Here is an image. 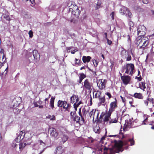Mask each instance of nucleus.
Returning <instances> with one entry per match:
<instances>
[{"mask_svg":"<svg viewBox=\"0 0 154 154\" xmlns=\"http://www.w3.org/2000/svg\"><path fill=\"white\" fill-rule=\"evenodd\" d=\"M33 55L36 62L38 61L40 59V54L37 51L34 50L33 51Z\"/></svg>","mask_w":154,"mask_h":154,"instance_id":"obj_16","label":"nucleus"},{"mask_svg":"<svg viewBox=\"0 0 154 154\" xmlns=\"http://www.w3.org/2000/svg\"><path fill=\"white\" fill-rule=\"evenodd\" d=\"M58 135L57 131L55 128H52L50 132L51 136L54 138H56L57 137Z\"/></svg>","mask_w":154,"mask_h":154,"instance_id":"obj_15","label":"nucleus"},{"mask_svg":"<svg viewBox=\"0 0 154 154\" xmlns=\"http://www.w3.org/2000/svg\"><path fill=\"white\" fill-rule=\"evenodd\" d=\"M16 146L17 144L13 142L12 144V146L14 148L16 147Z\"/></svg>","mask_w":154,"mask_h":154,"instance_id":"obj_58","label":"nucleus"},{"mask_svg":"<svg viewBox=\"0 0 154 154\" xmlns=\"http://www.w3.org/2000/svg\"><path fill=\"white\" fill-rule=\"evenodd\" d=\"M72 47H67L66 48V50L67 51V52L68 53H69L70 52V50L71 49H72Z\"/></svg>","mask_w":154,"mask_h":154,"instance_id":"obj_48","label":"nucleus"},{"mask_svg":"<svg viewBox=\"0 0 154 154\" xmlns=\"http://www.w3.org/2000/svg\"><path fill=\"white\" fill-rule=\"evenodd\" d=\"M118 118L117 116H116V117L112 119L110 118V119L109 120V124H110L113 123H116L118 122Z\"/></svg>","mask_w":154,"mask_h":154,"instance_id":"obj_23","label":"nucleus"},{"mask_svg":"<svg viewBox=\"0 0 154 154\" xmlns=\"http://www.w3.org/2000/svg\"><path fill=\"white\" fill-rule=\"evenodd\" d=\"M91 59V57L90 56H83L82 58V60L83 62L85 63L86 62H89Z\"/></svg>","mask_w":154,"mask_h":154,"instance_id":"obj_20","label":"nucleus"},{"mask_svg":"<svg viewBox=\"0 0 154 154\" xmlns=\"http://www.w3.org/2000/svg\"><path fill=\"white\" fill-rule=\"evenodd\" d=\"M105 114V113H103V112L101 113V115H100V119L102 118L103 117L104 115Z\"/></svg>","mask_w":154,"mask_h":154,"instance_id":"obj_60","label":"nucleus"},{"mask_svg":"<svg viewBox=\"0 0 154 154\" xmlns=\"http://www.w3.org/2000/svg\"><path fill=\"white\" fill-rule=\"evenodd\" d=\"M90 106H91L92 104V98L90 96Z\"/></svg>","mask_w":154,"mask_h":154,"instance_id":"obj_61","label":"nucleus"},{"mask_svg":"<svg viewBox=\"0 0 154 154\" xmlns=\"http://www.w3.org/2000/svg\"><path fill=\"white\" fill-rule=\"evenodd\" d=\"M139 88L143 91H144V89L146 88L145 85V82H142L141 84H139Z\"/></svg>","mask_w":154,"mask_h":154,"instance_id":"obj_32","label":"nucleus"},{"mask_svg":"<svg viewBox=\"0 0 154 154\" xmlns=\"http://www.w3.org/2000/svg\"><path fill=\"white\" fill-rule=\"evenodd\" d=\"M83 85L85 88L89 91L91 90V88L93 87V84L88 79H86L84 80Z\"/></svg>","mask_w":154,"mask_h":154,"instance_id":"obj_11","label":"nucleus"},{"mask_svg":"<svg viewBox=\"0 0 154 154\" xmlns=\"http://www.w3.org/2000/svg\"><path fill=\"white\" fill-rule=\"evenodd\" d=\"M119 74L123 84L125 85H127L130 83V82L131 80V77L130 76L128 75L122 76V74L120 72L119 73Z\"/></svg>","mask_w":154,"mask_h":154,"instance_id":"obj_10","label":"nucleus"},{"mask_svg":"<svg viewBox=\"0 0 154 154\" xmlns=\"http://www.w3.org/2000/svg\"><path fill=\"white\" fill-rule=\"evenodd\" d=\"M120 97L122 99V102L124 103H125L126 101L125 99L122 96H120Z\"/></svg>","mask_w":154,"mask_h":154,"instance_id":"obj_54","label":"nucleus"},{"mask_svg":"<svg viewBox=\"0 0 154 154\" xmlns=\"http://www.w3.org/2000/svg\"><path fill=\"white\" fill-rule=\"evenodd\" d=\"M33 5L34 6L36 3H37L35 0H29Z\"/></svg>","mask_w":154,"mask_h":154,"instance_id":"obj_44","label":"nucleus"},{"mask_svg":"<svg viewBox=\"0 0 154 154\" xmlns=\"http://www.w3.org/2000/svg\"><path fill=\"white\" fill-rule=\"evenodd\" d=\"M101 92L99 90H97V91H95L93 92V94H94V98H98L99 97H100L101 96Z\"/></svg>","mask_w":154,"mask_h":154,"instance_id":"obj_24","label":"nucleus"},{"mask_svg":"<svg viewBox=\"0 0 154 154\" xmlns=\"http://www.w3.org/2000/svg\"><path fill=\"white\" fill-rule=\"evenodd\" d=\"M45 107L47 108V106L48 105V98H46L45 100Z\"/></svg>","mask_w":154,"mask_h":154,"instance_id":"obj_42","label":"nucleus"},{"mask_svg":"<svg viewBox=\"0 0 154 154\" xmlns=\"http://www.w3.org/2000/svg\"><path fill=\"white\" fill-rule=\"evenodd\" d=\"M25 133V131L23 132V131H21L19 135V136L17 137V139H18L19 137L20 141L22 140L24 137V136L25 135V134L24 133Z\"/></svg>","mask_w":154,"mask_h":154,"instance_id":"obj_30","label":"nucleus"},{"mask_svg":"<svg viewBox=\"0 0 154 154\" xmlns=\"http://www.w3.org/2000/svg\"><path fill=\"white\" fill-rule=\"evenodd\" d=\"M101 4V2L100 0H98L97 2L96 6V9H98L101 7L100 5Z\"/></svg>","mask_w":154,"mask_h":154,"instance_id":"obj_35","label":"nucleus"},{"mask_svg":"<svg viewBox=\"0 0 154 154\" xmlns=\"http://www.w3.org/2000/svg\"><path fill=\"white\" fill-rule=\"evenodd\" d=\"M154 122H152L151 123L149 124V125H152V126L151 127V129H154Z\"/></svg>","mask_w":154,"mask_h":154,"instance_id":"obj_52","label":"nucleus"},{"mask_svg":"<svg viewBox=\"0 0 154 154\" xmlns=\"http://www.w3.org/2000/svg\"><path fill=\"white\" fill-rule=\"evenodd\" d=\"M114 141L115 144L113 147L112 148H107L105 147L104 148V151L105 154H114L122 151V142L121 141L118 142L116 140H114Z\"/></svg>","mask_w":154,"mask_h":154,"instance_id":"obj_1","label":"nucleus"},{"mask_svg":"<svg viewBox=\"0 0 154 154\" xmlns=\"http://www.w3.org/2000/svg\"><path fill=\"white\" fill-rule=\"evenodd\" d=\"M147 99L148 100V101H149V102H152L153 101V98H150L149 97H148L147 98Z\"/></svg>","mask_w":154,"mask_h":154,"instance_id":"obj_57","label":"nucleus"},{"mask_svg":"<svg viewBox=\"0 0 154 154\" xmlns=\"http://www.w3.org/2000/svg\"><path fill=\"white\" fill-rule=\"evenodd\" d=\"M149 43V41L148 39V38L146 37L143 38V41L142 45L140 46V48L143 49V50L145 49V48L148 46Z\"/></svg>","mask_w":154,"mask_h":154,"instance_id":"obj_12","label":"nucleus"},{"mask_svg":"<svg viewBox=\"0 0 154 154\" xmlns=\"http://www.w3.org/2000/svg\"><path fill=\"white\" fill-rule=\"evenodd\" d=\"M114 12H112L110 14V16L111 17L112 20L114 19Z\"/></svg>","mask_w":154,"mask_h":154,"instance_id":"obj_47","label":"nucleus"},{"mask_svg":"<svg viewBox=\"0 0 154 154\" xmlns=\"http://www.w3.org/2000/svg\"><path fill=\"white\" fill-rule=\"evenodd\" d=\"M112 113L108 111L107 112L106 115L105 116L104 119L103 121L104 122L109 121V119H110V116Z\"/></svg>","mask_w":154,"mask_h":154,"instance_id":"obj_22","label":"nucleus"},{"mask_svg":"<svg viewBox=\"0 0 154 154\" xmlns=\"http://www.w3.org/2000/svg\"><path fill=\"white\" fill-rule=\"evenodd\" d=\"M105 94L108 97L109 99H110L112 97V96L111 94L109 92H106Z\"/></svg>","mask_w":154,"mask_h":154,"instance_id":"obj_43","label":"nucleus"},{"mask_svg":"<svg viewBox=\"0 0 154 154\" xmlns=\"http://www.w3.org/2000/svg\"><path fill=\"white\" fill-rule=\"evenodd\" d=\"M76 111L75 110V111L73 112H71L70 115L71 118L73 119V121L76 122L77 123H79L80 125H84V124L81 123V117L77 116L76 112Z\"/></svg>","mask_w":154,"mask_h":154,"instance_id":"obj_7","label":"nucleus"},{"mask_svg":"<svg viewBox=\"0 0 154 154\" xmlns=\"http://www.w3.org/2000/svg\"><path fill=\"white\" fill-rule=\"evenodd\" d=\"M57 106L63 108L65 111L69 112L70 109L72 107L70 104L65 100H59L57 102Z\"/></svg>","mask_w":154,"mask_h":154,"instance_id":"obj_3","label":"nucleus"},{"mask_svg":"<svg viewBox=\"0 0 154 154\" xmlns=\"http://www.w3.org/2000/svg\"><path fill=\"white\" fill-rule=\"evenodd\" d=\"M127 41L128 42L131 43V38L129 35H128L127 36Z\"/></svg>","mask_w":154,"mask_h":154,"instance_id":"obj_51","label":"nucleus"},{"mask_svg":"<svg viewBox=\"0 0 154 154\" xmlns=\"http://www.w3.org/2000/svg\"><path fill=\"white\" fill-rule=\"evenodd\" d=\"M76 64H77L79 65H81V63L80 62V60H79L77 62H75Z\"/></svg>","mask_w":154,"mask_h":154,"instance_id":"obj_59","label":"nucleus"},{"mask_svg":"<svg viewBox=\"0 0 154 154\" xmlns=\"http://www.w3.org/2000/svg\"><path fill=\"white\" fill-rule=\"evenodd\" d=\"M89 116L90 118H93V121H94V116L95 114H97L96 118L98 119L99 112L97 111L96 112V110L94 109H92V110L90 111L89 113Z\"/></svg>","mask_w":154,"mask_h":154,"instance_id":"obj_14","label":"nucleus"},{"mask_svg":"<svg viewBox=\"0 0 154 154\" xmlns=\"http://www.w3.org/2000/svg\"><path fill=\"white\" fill-rule=\"evenodd\" d=\"M99 101L98 104H99L100 105H104L105 104L106 99L105 96L102 97L100 96L98 98Z\"/></svg>","mask_w":154,"mask_h":154,"instance_id":"obj_17","label":"nucleus"},{"mask_svg":"<svg viewBox=\"0 0 154 154\" xmlns=\"http://www.w3.org/2000/svg\"><path fill=\"white\" fill-rule=\"evenodd\" d=\"M61 137L63 143L65 142L69 138L68 136L63 132H62V134H61Z\"/></svg>","mask_w":154,"mask_h":154,"instance_id":"obj_19","label":"nucleus"},{"mask_svg":"<svg viewBox=\"0 0 154 154\" xmlns=\"http://www.w3.org/2000/svg\"><path fill=\"white\" fill-rule=\"evenodd\" d=\"M122 50L121 51L120 55L122 58L124 59H126L127 61H129L131 60L132 58L131 55L128 52H127L126 50L124 48H122Z\"/></svg>","mask_w":154,"mask_h":154,"instance_id":"obj_8","label":"nucleus"},{"mask_svg":"<svg viewBox=\"0 0 154 154\" xmlns=\"http://www.w3.org/2000/svg\"><path fill=\"white\" fill-rule=\"evenodd\" d=\"M86 77V75L83 73L79 74V79L77 81V82L79 84H81L83 79Z\"/></svg>","mask_w":154,"mask_h":154,"instance_id":"obj_18","label":"nucleus"},{"mask_svg":"<svg viewBox=\"0 0 154 154\" xmlns=\"http://www.w3.org/2000/svg\"><path fill=\"white\" fill-rule=\"evenodd\" d=\"M107 41V44H108V45H111V44H112V42L109 40L108 38H107V39H106Z\"/></svg>","mask_w":154,"mask_h":154,"instance_id":"obj_50","label":"nucleus"},{"mask_svg":"<svg viewBox=\"0 0 154 154\" xmlns=\"http://www.w3.org/2000/svg\"><path fill=\"white\" fill-rule=\"evenodd\" d=\"M93 62L94 66L95 67H97L98 64V62L96 59H93Z\"/></svg>","mask_w":154,"mask_h":154,"instance_id":"obj_40","label":"nucleus"},{"mask_svg":"<svg viewBox=\"0 0 154 154\" xmlns=\"http://www.w3.org/2000/svg\"><path fill=\"white\" fill-rule=\"evenodd\" d=\"M82 111L83 112V114L82 115L84 117H85L88 114V110H86L85 109H83L82 110Z\"/></svg>","mask_w":154,"mask_h":154,"instance_id":"obj_38","label":"nucleus"},{"mask_svg":"<svg viewBox=\"0 0 154 154\" xmlns=\"http://www.w3.org/2000/svg\"><path fill=\"white\" fill-rule=\"evenodd\" d=\"M29 36L30 38H32L33 35V32L31 30L29 31Z\"/></svg>","mask_w":154,"mask_h":154,"instance_id":"obj_45","label":"nucleus"},{"mask_svg":"<svg viewBox=\"0 0 154 154\" xmlns=\"http://www.w3.org/2000/svg\"><path fill=\"white\" fill-rule=\"evenodd\" d=\"M46 118L49 119L50 120L54 121L56 120V117L54 115L51 116L49 115L46 116Z\"/></svg>","mask_w":154,"mask_h":154,"instance_id":"obj_34","label":"nucleus"},{"mask_svg":"<svg viewBox=\"0 0 154 154\" xmlns=\"http://www.w3.org/2000/svg\"><path fill=\"white\" fill-rule=\"evenodd\" d=\"M134 65L131 63H127L122 67L121 71L122 73L132 76L134 73Z\"/></svg>","mask_w":154,"mask_h":154,"instance_id":"obj_2","label":"nucleus"},{"mask_svg":"<svg viewBox=\"0 0 154 154\" xmlns=\"http://www.w3.org/2000/svg\"><path fill=\"white\" fill-rule=\"evenodd\" d=\"M2 16L7 21H10L11 20L9 13L8 12H7V13H3Z\"/></svg>","mask_w":154,"mask_h":154,"instance_id":"obj_27","label":"nucleus"},{"mask_svg":"<svg viewBox=\"0 0 154 154\" xmlns=\"http://www.w3.org/2000/svg\"><path fill=\"white\" fill-rule=\"evenodd\" d=\"M18 107H16V108L14 109L13 110L14 113L17 114H19L21 111V109H18Z\"/></svg>","mask_w":154,"mask_h":154,"instance_id":"obj_37","label":"nucleus"},{"mask_svg":"<svg viewBox=\"0 0 154 154\" xmlns=\"http://www.w3.org/2000/svg\"><path fill=\"white\" fill-rule=\"evenodd\" d=\"M144 37L138 36L136 38V43L137 46L140 45L141 42H142L143 38Z\"/></svg>","mask_w":154,"mask_h":154,"instance_id":"obj_29","label":"nucleus"},{"mask_svg":"<svg viewBox=\"0 0 154 154\" xmlns=\"http://www.w3.org/2000/svg\"><path fill=\"white\" fill-rule=\"evenodd\" d=\"M137 35L138 36L146 37L145 35L146 33V28L144 26L140 25L138 26Z\"/></svg>","mask_w":154,"mask_h":154,"instance_id":"obj_9","label":"nucleus"},{"mask_svg":"<svg viewBox=\"0 0 154 154\" xmlns=\"http://www.w3.org/2000/svg\"><path fill=\"white\" fill-rule=\"evenodd\" d=\"M130 142V146H132L134 144L135 142L134 140V137L131 139H129L127 141L125 142V144H128V143Z\"/></svg>","mask_w":154,"mask_h":154,"instance_id":"obj_31","label":"nucleus"},{"mask_svg":"<svg viewBox=\"0 0 154 154\" xmlns=\"http://www.w3.org/2000/svg\"><path fill=\"white\" fill-rule=\"evenodd\" d=\"M93 130L95 133H100V127L98 125H96L94 127Z\"/></svg>","mask_w":154,"mask_h":154,"instance_id":"obj_33","label":"nucleus"},{"mask_svg":"<svg viewBox=\"0 0 154 154\" xmlns=\"http://www.w3.org/2000/svg\"><path fill=\"white\" fill-rule=\"evenodd\" d=\"M135 78L137 79V80L139 81H141L142 80V77L140 75L139 77H136Z\"/></svg>","mask_w":154,"mask_h":154,"instance_id":"obj_56","label":"nucleus"},{"mask_svg":"<svg viewBox=\"0 0 154 154\" xmlns=\"http://www.w3.org/2000/svg\"><path fill=\"white\" fill-rule=\"evenodd\" d=\"M81 108L79 109V114L81 117V123L82 124L85 123V120L82 114L81 113Z\"/></svg>","mask_w":154,"mask_h":154,"instance_id":"obj_26","label":"nucleus"},{"mask_svg":"<svg viewBox=\"0 0 154 154\" xmlns=\"http://www.w3.org/2000/svg\"><path fill=\"white\" fill-rule=\"evenodd\" d=\"M133 96L135 98L140 99H143V97L142 94L140 93H135L133 95Z\"/></svg>","mask_w":154,"mask_h":154,"instance_id":"obj_25","label":"nucleus"},{"mask_svg":"<svg viewBox=\"0 0 154 154\" xmlns=\"http://www.w3.org/2000/svg\"><path fill=\"white\" fill-rule=\"evenodd\" d=\"M118 107V103L116 98H115L114 100L111 102L109 104V107L108 112L112 113Z\"/></svg>","mask_w":154,"mask_h":154,"instance_id":"obj_6","label":"nucleus"},{"mask_svg":"<svg viewBox=\"0 0 154 154\" xmlns=\"http://www.w3.org/2000/svg\"><path fill=\"white\" fill-rule=\"evenodd\" d=\"M147 120V118H146L143 121L142 124L144 125L146 124V121Z\"/></svg>","mask_w":154,"mask_h":154,"instance_id":"obj_62","label":"nucleus"},{"mask_svg":"<svg viewBox=\"0 0 154 154\" xmlns=\"http://www.w3.org/2000/svg\"><path fill=\"white\" fill-rule=\"evenodd\" d=\"M76 8H77L75 10H73L72 9L70 8L69 10L70 11H72V15L75 17L78 18L79 16L81 11L79 9L78 7L76 6Z\"/></svg>","mask_w":154,"mask_h":154,"instance_id":"obj_13","label":"nucleus"},{"mask_svg":"<svg viewBox=\"0 0 154 154\" xmlns=\"http://www.w3.org/2000/svg\"><path fill=\"white\" fill-rule=\"evenodd\" d=\"M64 149L61 146H59L56 148V152L59 154H62L65 152Z\"/></svg>","mask_w":154,"mask_h":154,"instance_id":"obj_21","label":"nucleus"},{"mask_svg":"<svg viewBox=\"0 0 154 154\" xmlns=\"http://www.w3.org/2000/svg\"><path fill=\"white\" fill-rule=\"evenodd\" d=\"M106 83L107 80L106 79H101L97 80V86L100 90L105 89Z\"/></svg>","mask_w":154,"mask_h":154,"instance_id":"obj_5","label":"nucleus"},{"mask_svg":"<svg viewBox=\"0 0 154 154\" xmlns=\"http://www.w3.org/2000/svg\"><path fill=\"white\" fill-rule=\"evenodd\" d=\"M23 143H21L20 144V147H19V148L20 149H22L23 148Z\"/></svg>","mask_w":154,"mask_h":154,"instance_id":"obj_64","label":"nucleus"},{"mask_svg":"<svg viewBox=\"0 0 154 154\" xmlns=\"http://www.w3.org/2000/svg\"><path fill=\"white\" fill-rule=\"evenodd\" d=\"M148 100L147 99L146 100L144 101V103L147 106L148 104Z\"/></svg>","mask_w":154,"mask_h":154,"instance_id":"obj_63","label":"nucleus"},{"mask_svg":"<svg viewBox=\"0 0 154 154\" xmlns=\"http://www.w3.org/2000/svg\"><path fill=\"white\" fill-rule=\"evenodd\" d=\"M2 55V62L5 63L6 61V59L5 55L3 52L2 53H1V51L0 52V56H1Z\"/></svg>","mask_w":154,"mask_h":154,"instance_id":"obj_36","label":"nucleus"},{"mask_svg":"<svg viewBox=\"0 0 154 154\" xmlns=\"http://www.w3.org/2000/svg\"><path fill=\"white\" fill-rule=\"evenodd\" d=\"M33 104L34 105V106L35 107H37L38 106V105L37 104L36 102L34 101L33 102Z\"/></svg>","mask_w":154,"mask_h":154,"instance_id":"obj_53","label":"nucleus"},{"mask_svg":"<svg viewBox=\"0 0 154 154\" xmlns=\"http://www.w3.org/2000/svg\"><path fill=\"white\" fill-rule=\"evenodd\" d=\"M80 98L78 95L73 94L70 98V102L73 103V107L75 109L77 110L78 107L82 103V102L79 101Z\"/></svg>","mask_w":154,"mask_h":154,"instance_id":"obj_4","label":"nucleus"},{"mask_svg":"<svg viewBox=\"0 0 154 154\" xmlns=\"http://www.w3.org/2000/svg\"><path fill=\"white\" fill-rule=\"evenodd\" d=\"M54 100L55 97H52L51 98L50 102V106L52 109H53L54 107Z\"/></svg>","mask_w":154,"mask_h":154,"instance_id":"obj_28","label":"nucleus"},{"mask_svg":"<svg viewBox=\"0 0 154 154\" xmlns=\"http://www.w3.org/2000/svg\"><path fill=\"white\" fill-rule=\"evenodd\" d=\"M131 101H129V103L130 104L131 107H134L135 106L132 104L133 103L134 100L132 98H131Z\"/></svg>","mask_w":154,"mask_h":154,"instance_id":"obj_41","label":"nucleus"},{"mask_svg":"<svg viewBox=\"0 0 154 154\" xmlns=\"http://www.w3.org/2000/svg\"><path fill=\"white\" fill-rule=\"evenodd\" d=\"M127 108H125L122 111V116H125V114H124V112L126 111Z\"/></svg>","mask_w":154,"mask_h":154,"instance_id":"obj_46","label":"nucleus"},{"mask_svg":"<svg viewBox=\"0 0 154 154\" xmlns=\"http://www.w3.org/2000/svg\"><path fill=\"white\" fill-rule=\"evenodd\" d=\"M111 65H110V67L112 69L114 65V62L113 61H111Z\"/></svg>","mask_w":154,"mask_h":154,"instance_id":"obj_49","label":"nucleus"},{"mask_svg":"<svg viewBox=\"0 0 154 154\" xmlns=\"http://www.w3.org/2000/svg\"><path fill=\"white\" fill-rule=\"evenodd\" d=\"M38 141L40 143V145H42V144H43L45 145V143L44 142H43L42 140H39Z\"/></svg>","mask_w":154,"mask_h":154,"instance_id":"obj_55","label":"nucleus"},{"mask_svg":"<svg viewBox=\"0 0 154 154\" xmlns=\"http://www.w3.org/2000/svg\"><path fill=\"white\" fill-rule=\"evenodd\" d=\"M132 122L131 121H129L127 122H126L125 125L126 126V127L127 128H130L132 127L131 124Z\"/></svg>","mask_w":154,"mask_h":154,"instance_id":"obj_39","label":"nucleus"}]
</instances>
